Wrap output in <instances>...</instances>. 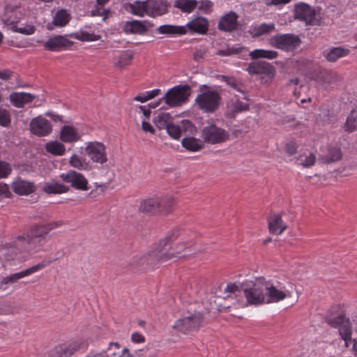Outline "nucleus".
<instances>
[{"mask_svg": "<svg viewBox=\"0 0 357 357\" xmlns=\"http://www.w3.org/2000/svg\"><path fill=\"white\" fill-rule=\"evenodd\" d=\"M60 222L33 226L29 233L18 236L11 243L6 244L0 249V256L6 260L15 259L19 254V258L24 259L29 255L40 250H46L44 243L47 241L48 233L59 227Z\"/></svg>", "mask_w": 357, "mask_h": 357, "instance_id": "f257e3e1", "label": "nucleus"}, {"mask_svg": "<svg viewBox=\"0 0 357 357\" xmlns=\"http://www.w3.org/2000/svg\"><path fill=\"white\" fill-rule=\"evenodd\" d=\"M245 285L244 296L250 305L277 303L290 296L289 291L282 287L279 282L275 284L264 277L256 278Z\"/></svg>", "mask_w": 357, "mask_h": 357, "instance_id": "f03ea898", "label": "nucleus"}, {"mask_svg": "<svg viewBox=\"0 0 357 357\" xmlns=\"http://www.w3.org/2000/svg\"><path fill=\"white\" fill-rule=\"evenodd\" d=\"M179 236H181V239L183 240V243H185V234L180 229L173 230L165 238L161 239L157 248L146 255L147 266H154L160 262H165L169 260L184 257L185 255H179L181 252L178 249L175 252L170 250L171 248L169 243Z\"/></svg>", "mask_w": 357, "mask_h": 357, "instance_id": "7ed1b4c3", "label": "nucleus"}, {"mask_svg": "<svg viewBox=\"0 0 357 357\" xmlns=\"http://www.w3.org/2000/svg\"><path fill=\"white\" fill-rule=\"evenodd\" d=\"M199 93L195 100V105L201 111L207 114L215 112L220 107L222 98L220 93L206 84L199 86Z\"/></svg>", "mask_w": 357, "mask_h": 357, "instance_id": "20e7f679", "label": "nucleus"}, {"mask_svg": "<svg viewBox=\"0 0 357 357\" xmlns=\"http://www.w3.org/2000/svg\"><path fill=\"white\" fill-rule=\"evenodd\" d=\"M191 94V87L188 84L178 85L169 89L165 95L155 102L149 105L151 108H156L164 100L171 107H177L185 103Z\"/></svg>", "mask_w": 357, "mask_h": 357, "instance_id": "39448f33", "label": "nucleus"}, {"mask_svg": "<svg viewBox=\"0 0 357 357\" xmlns=\"http://www.w3.org/2000/svg\"><path fill=\"white\" fill-rule=\"evenodd\" d=\"M175 202L172 197H153L141 202L139 210L148 215L167 214L172 211Z\"/></svg>", "mask_w": 357, "mask_h": 357, "instance_id": "423d86ee", "label": "nucleus"}, {"mask_svg": "<svg viewBox=\"0 0 357 357\" xmlns=\"http://www.w3.org/2000/svg\"><path fill=\"white\" fill-rule=\"evenodd\" d=\"M294 18L305 22L307 25H321L320 12L305 3H297L294 6Z\"/></svg>", "mask_w": 357, "mask_h": 357, "instance_id": "0eeeda50", "label": "nucleus"}, {"mask_svg": "<svg viewBox=\"0 0 357 357\" xmlns=\"http://www.w3.org/2000/svg\"><path fill=\"white\" fill-rule=\"evenodd\" d=\"M324 321L331 327L337 328L339 335H351L352 325L349 318L344 314L328 312L324 317Z\"/></svg>", "mask_w": 357, "mask_h": 357, "instance_id": "6e6552de", "label": "nucleus"}, {"mask_svg": "<svg viewBox=\"0 0 357 357\" xmlns=\"http://www.w3.org/2000/svg\"><path fill=\"white\" fill-rule=\"evenodd\" d=\"M204 321L201 312H195L178 319L173 325V328L178 332L183 333H194L202 326Z\"/></svg>", "mask_w": 357, "mask_h": 357, "instance_id": "1a4fd4ad", "label": "nucleus"}, {"mask_svg": "<svg viewBox=\"0 0 357 357\" xmlns=\"http://www.w3.org/2000/svg\"><path fill=\"white\" fill-rule=\"evenodd\" d=\"M204 142L211 144H220L229 139V133L223 128L211 124L202 130Z\"/></svg>", "mask_w": 357, "mask_h": 357, "instance_id": "9d476101", "label": "nucleus"}, {"mask_svg": "<svg viewBox=\"0 0 357 357\" xmlns=\"http://www.w3.org/2000/svg\"><path fill=\"white\" fill-rule=\"evenodd\" d=\"M273 46L285 50H293L300 46L301 40L294 34H277L271 38Z\"/></svg>", "mask_w": 357, "mask_h": 357, "instance_id": "9b49d317", "label": "nucleus"}, {"mask_svg": "<svg viewBox=\"0 0 357 357\" xmlns=\"http://www.w3.org/2000/svg\"><path fill=\"white\" fill-rule=\"evenodd\" d=\"M247 70L250 75H263L269 79L275 75V68L270 63L264 61H255L249 63Z\"/></svg>", "mask_w": 357, "mask_h": 357, "instance_id": "f8f14e48", "label": "nucleus"}, {"mask_svg": "<svg viewBox=\"0 0 357 357\" xmlns=\"http://www.w3.org/2000/svg\"><path fill=\"white\" fill-rule=\"evenodd\" d=\"M86 152L94 162L103 164L107 161L105 147L100 142L89 143L86 147Z\"/></svg>", "mask_w": 357, "mask_h": 357, "instance_id": "ddd939ff", "label": "nucleus"}, {"mask_svg": "<svg viewBox=\"0 0 357 357\" xmlns=\"http://www.w3.org/2000/svg\"><path fill=\"white\" fill-rule=\"evenodd\" d=\"M59 177L63 181L70 183L73 188L82 190H87V180L78 172L69 171L61 174Z\"/></svg>", "mask_w": 357, "mask_h": 357, "instance_id": "4468645a", "label": "nucleus"}, {"mask_svg": "<svg viewBox=\"0 0 357 357\" xmlns=\"http://www.w3.org/2000/svg\"><path fill=\"white\" fill-rule=\"evenodd\" d=\"M29 126L31 132L38 136H46L52 132L50 123L41 116L33 119Z\"/></svg>", "mask_w": 357, "mask_h": 357, "instance_id": "2eb2a0df", "label": "nucleus"}, {"mask_svg": "<svg viewBox=\"0 0 357 357\" xmlns=\"http://www.w3.org/2000/svg\"><path fill=\"white\" fill-rule=\"evenodd\" d=\"M73 42L62 36H55L43 43V47L51 52H59L71 47Z\"/></svg>", "mask_w": 357, "mask_h": 357, "instance_id": "dca6fc26", "label": "nucleus"}, {"mask_svg": "<svg viewBox=\"0 0 357 357\" xmlns=\"http://www.w3.org/2000/svg\"><path fill=\"white\" fill-rule=\"evenodd\" d=\"M147 15L161 16L168 11L170 3L167 0H146Z\"/></svg>", "mask_w": 357, "mask_h": 357, "instance_id": "f3484780", "label": "nucleus"}, {"mask_svg": "<svg viewBox=\"0 0 357 357\" xmlns=\"http://www.w3.org/2000/svg\"><path fill=\"white\" fill-rule=\"evenodd\" d=\"M13 192L19 195H27L34 192L36 186L33 183L17 178L11 183Z\"/></svg>", "mask_w": 357, "mask_h": 357, "instance_id": "a211bd4d", "label": "nucleus"}, {"mask_svg": "<svg viewBox=\"0 0 357 357\" xmlns=\"http://www.w3.org/2000/svg\"><path fill=\"white\" fill-rule=\"evenodd\" d=\"M237 18L238 15L232 11L223 15L218 22V29L226 32L235 30L238 25Z\"/></svg>", "mask_w": 357, "mask_h": 357, "instance_id": "6ab92c4d", "label": "nucleus"}, {"mask_svg": "<svg viewBox=\"0 0 357 357\" xmlns=\"http://www.w3.org/2000/svg\"><path fill=\"white\" fill-rule=\"evenodd\" d=\"M18 15H21L20 12L17 10H14L8 18L3 19V20L6 21V23L13 25L12 29L16 32L26 35L33 34L35 31V27L32 25H26L24 26H17L14 25L20 20Z\"/></svg>", "mask_w": 357, "mask_h": 357, "instance_id": "aec40b11", "label": "nucleus"}, {"mask_svg": "<svg viewBox=\"0 0 357 357\" xmlns=\"http://www.w3.org/2000/svg\"><path fill=\"white\" fill-rule=\"evenodd\" d=\"M87 344L86 342H73L68 345H60L56 347V357H70L76 351L79 349H86Z\"/></svg>", "mask_w": 357, "mask_h": 357, "instance_id": "412c9836", "label": "nucleus"}, {"mask_svg": "<svg viewBox=\"0 0 357 357\" xmlns=\"http://www.w3.org/2000/svg\"><path fill=\"white\" fill-rule=\"evenodd\" d=\"M45 266V264L43 263H40L37 265L33 266L32 267H30V268H29L26 270H24L21 272L16 273L12 274L9 276L4 278L2 280V283L3 284H8V283L15 282L22 278L30 275L43 269Z\"/></svg>", "mask_w": 357, "mask_h": 357, "instance_id": "4be33fe9", "label": "nucleus"}, {"mask_svg": "<svg viewBox=\"0 0 357 357\" xmlns=\"http://www.w3.org/2000/svg\"><path fill=\"white\" fill-rule=\"evenodd\" d=\"M35 98L34 95L26 92H13L9 96L10 102L17 108L23 107L24 105L31 102Z\"/></svg>", "mask_w": 357, "mask_h": 357, "instance_id": "5701e85b", "label": "nucleus"}, {"mask_svg": "<svg viewBox=\"0 0 357 357\" xmlns=\"http://www.w3.org/2000/svg\"><path fill=\"white\" fill-rule=\"evenodd\" d=\"M287 226L283 222L280 214H272L268 219V229L273 234H281Z\"/></svg>", "mask_w": 357, "mask_h": 357, "instance_id": "b1692460", "label": "nucleus"}, {"mask_svg": "<svg viewBox=\"0 0 357 357\" xmlns=\"http://www.w3.org/2000/svg\"><path fill=\"white\" fill-rule=\"evenodd\" d=\"M80 138V134L77 130L70 126H64L60 133V139L66 143H74Z\"/></svg>", "mask_w": 357, "mask_h": 357, "instance_id": "393cba45", "label": "nucleus"}, {"mask_svg": "<svg viewBox=\"0 0 357 357\" xmlns=\"http://www.w3.org/2000/svg\"><path fill=\"white\" fill-rule=\"evenodd\" d=\"M275 29L273 23H262L259 25L250 26L248 32L252 38H258L274 31Z\"/></svg>", "mask_w": 357, "mask_h": 357, "instance_id": "a878e982", "label": "nucleus"}, {"mask_svg": "<svg viewBox=\"0 0 357 357\" xmlns=\"http://www.w3.org/2000/svg\"><path fill=\"white\" fill-rule=\"evenodd\" d=\"M146 1H135L125 4V9L135 15L142 17L147 15Z\"/></svg>", "mask_w": 357, "mask_h": 357, "instance_id": "bb28decb", "label": "nucleus"}, {"mask_svg": "<svg viewBox=\"0 0 357 357\" xmlns=\"http://www.w3.org/2000/svg\"><path fill=\"white\" fill-rule=\"evenodd\" d=\"M186 26L194 32L205 33L208 30V22L206 18L199 17L189 22Z\"/></svg>", "mask_w": 357, "mask_h": 357, "instance_id": "cd10ccee", "label": "nucleus"}, {"mask_svg": "<svg viewBox=\"0 0 357 357\" xmlns=\"http://www.w3.org/2000/svg\"><path fill=\"white\" fill-rule=\"evenodd\" d=\"M349 53L348 49L342 47H336L324 52V56L329 62H335L338 59L346 56Z\"/></svg>", "mask_w": 357, "mask_h": 357, "instance_id": "c85d7f7f", "label": "nucleus"}, {"mask_svg": "<svg viewBox=\"0 0 357 357\" xmlns=\"http://www.w3.org/2000/svg\"><path fill=\"white\" fill-rule=\"evenodd\" d=\"M156 31L164 35H183L187 32L185 26L171 24L161 25L157 28Z\"/></svg>", "mask_w": 357, "mask_h": 357, "instance_id": "c756f323", "label": "nucleus"}, {"mask_svg": "<svg viewBox=\"0 0 357 357\" xmlns=\"http://www.w3.org/2000/svg\"><path fill=\"white\" fill-rule=\"evenodd\" d=\"M47 193L61 194L68 191L69 188L55 181L45 183L43 187Z\"/></svg>", "mask_w": 357, "mask_h": 357, "instance_id": "7c9ffc66", "label": "nucleus"}, {"mask_svg": "<svg viewBox=\"0 0 357 357\" xmlns=\"http://www.w3.org/2000/svg\"><path fill=\"white\" fill-rule=\"evenodd\" d=\"M146 255H135L128 262V266L131 270L135 272L144 271L147 266Z\"/></svg>", "mask_w": 357, "mask_h": 357, "instance_id": "2f4dec72", "label": "nucleus"}, {"mask_svg": "<svg viewBox=\"0 0 357 357\" xmlns=\"http://www.w3.org/2000/svg\"><path fill=\"white\" fill-rule=\"evenodd\" d=\"M197 0H175L174 7L179 9L182 13H190L197 6Z\"/></svg>", "mask_w": 357, "mask_h": 357, "instance_id": "473e14b6", "label": "nucleus"}, {"mask_svg": "<svg viewBox=\"0 0 357 357\" xmlns=\"http://www.w3.org/2000/svg\"><path fill=\"white\" fill-rule=\"evenodd\" d=\"M343 128L345 132L349 133L357 130V107L354 108L347 116Z\"/></svg>", "mask_w": 357, "mask_h": 357, "instance_id": "72a5a7b5", "label": "nucleus"}, {"mask_svg": "<svg viewBox=\"0 0 357 357\" xmlns=\"http://www.w3.org/2000/svg\"><path fill=\"white\" fill-rule=\"evenodd\" d=\"M70 20V15L66 10H58L53 16L52 23L56 26H64Z\"/></svg>", "mask_w": 357, "mask_h": 357, "instance_id": "f704fd0d", "label": "nucleus"}, {"mask_svg": "<svg viewBox=\"0 0 357 357\" xmlns=\"http://www.w3.org/2000/svg\"><path fill=\"white\" fill-rule=\"evenodd\" d=\"M181 144L185 149L190 151H197L204 147L203 142L193 137L183 138Z\"/></svg>", "mask_w": 357, "mask_h": 357, "instance_id": "c9c22d12", "label": "nucleus"}, {"mask_svg": "<svg viewBox=\"0 0 357 357\" xmlns=\"http://www.w3.org/2000/svg\"><path fill=\"white\" fill-rule=\"evenodd\" d=\"M124 31L126 33L142 35L144 33V26H143L142 21L132 20L126 22Z\"/></svg>", "mask_w": 357, "mask_h": 357, "instance_id": "e433bc0d", "label": "nucleus"}, {"mask_svg": "<svg viewBox=\"0 0 357 357\" xmlns=\"http://www.w3.org/2000/svg\"><path fill=\"white\" fill-rule=\"evenodd\" d=\"M75 38L81 41H95L98 39V36L91 30L82 29L79 31L73 33Z\"/></svg>", "mask_w": 357, "mask_h": 357, "instance_id": "4c0bfd02", "label": "nucleus"}, {"mask_svg": "<svg viewBox=\"0 0 357 357\" xmlns=\"http://www.w3.org/2000/svg\"><path fill=\"white\" fill-rule=\"evenodd\" d=\"M47 152L55 155H63L66 152L65 146L58 141H52L46 144Z\"/></svg>", "mask_w": 357, "mask_h": 357, "instance_id": "58836bf2", "label": "nucleus"}, {"mask_svg": "<svg viewBox=\"0 0 357 357\" xmlns=\"http://www.w3.org/2000/svg\"><path fill=\"white\" fill-rule=\"evenodd\" d=\"M250 56L252 59H257L259 58L273 59L277 57L278 52L273 50H265L259 49L250 52Z\"/></svg>", "mask_w": 357, "mask_h": 357, "instance_id": "ea45409f", "label": "nucleus"}, {"mask_svg": "<svg viewBox=\"0 0 357 357\" xmlns=\"http://www.w3.org/2000/svg\"><path fill=\"white\" fill-rule=\"evenodd\" d=\"M222 80L225 82L228 86L236 90L237 91L243 94L245 93V91L243 90L244 84L240 79H236L234 77L222 75Z\"/></svg>", "mask_w": 357, "mask_h": 357, "instance_id": "a19ab883", "label": "nucleus"}, {"mask_svg": "<svg viewBox=\"0 0 357 357\" xmlns=\"http://www.w3.org/2000/svg\"><path fill=\"white\" fill-rule=\"evenodd\" d=\"M172 116L169 113H160L154 118V123L159 129L166 128L171 124Z\"/></svg>", "mask_w": 357, "mask_h": 357, "instance_id": "79ce46f5", "label": "nucleus"}, {"mask_svg": "<svg viewBox=\"0 0 357 357\" xmlns=\"http://www.w3.org/2000/svg\"><path fill=\"white\" fill-rule=\"evenodd\" d=\"M132 57L133 56L131 52H123L118 56V61L114 63V66L119 68H123L130 64Z\"/></svg>", "mask_w": 357, "mask_h": 357, "instance_id": "37998d69", "label": "nucleus"}, {"mask_svg": "<svg viewBox=\"0 0 357 357\" xmlns=\"http://www.w3.org/2000/svg\"><path fill=\"white\" fill-rule=\"evenodd\" d=\"M342 158V153L340 148L331 147L328 149V153L324 158L326 163L334 162Z\"/></svg>", "mask_w": 357, "mask_h": 357, "instance_id": "c03bdc74", "label": "nucleus"}, {"mask_svg": "<svg viewBox=\"0 0 357 357\" xmlns=\"http://www.w3.org/2000/svg\"><path fill=\"white\" fill-rule=\"evenodd\" d=\"M109 0H97V8L94 10H91V14L93 16L99 15L102 16V20H105L107 17H109L110 13L108 10H106L103 8V6Z\"/></svg>", "mask_w": 357, "mask_h": 357, "instance_id": "a18cd8bd", "label": "nucleus"}, {"mask_svg": "<svg viewBox=\"0 0 357 357\" xmlns=\"http://www.w3.org/2000/svg\"><path fill=\"white\" fill-rule=\"evenodd\" d=\"M230 105L233 108V112L235 113L247 111L250 107L248 103L240 101L239 99L236 98V96H234V98L231 99Z\"/></svg>", "mask_w": 357, "mask_h": 357, "instance_id": "49530a36", "label": "nucleus"}, {"mask_svg": "<svg viewBox=\"0 0 357 357\" xmlns=\"http://www.w3.org/2000/svg\"><path fill=\"white\" fill-rule=\"evenodd\" d=\"M69 162L72 167L79 169H86L88 167L85 160L77 155H73L70 158Z\"/></svg>", "mask_w": 357, "mask_h": 357, "instance_id": "de8ad7c7", "label": "nucleus"}, {"mask_svg": "<svg viewBox=\"0 0 357 357\" xmlns=\"http://www.w3.org/2000/svg\"><path fill=\"white\" fill-rule=\"evenodd\" d=\"M165 129L168 135L173 139H178L180 138L181 135V128L179 125H176L172 123Z\"/></svg>", "mask_w": 357, "mask_h": 357, "instance_id": "09e8293b", "label": "nucleus"}, {"mask_svg": "<svg viewBox=\"0 0 357 357\" xmlns=\"http://www.w3.org/2000/svg\"><path fill=\"white\" fill-rule=\"evenodd\" d=\"M250 282V281H246L241 284H237L236 282L229 283L227 285L225 291L230 294H236V292H240L242 289H245L246 287L245 284Z\"/></svg>", "mask_w": 357, "mask_h": 357, "instance_id": "8fccbe9b", "label": "nucleus"}, {"mask_svg": "<svg viewBox=\"0 0 357 357\" xmlns=\"http://www.w3.org/2000/svg\"><path fill=\"white\" fill-rule=\"evenodd\" d=\"M179 126L181 128V132H183L185 133L192 135L196 132V127L189 120L185 119L181 121V125Z\"/></svg>", "mask_w": 357, "mask_h": 357, "instance_id": "3c124183", "label": "nucleus"}, {"mask_svg": "<svg viewBox=\"0 0 357 357\" xmlns=\"http://www.w3.org/2000/svg\"><path fill=\"white\" fill-rule=\"evenodd\" d=\"M11 172V165L6 161L0 160V178H7Z\"/></svg>", "mask_w": 357, "mask_h": 357, "instance_id": "603ef678", "label": "nucleus"}, {"mask_svg": "<svg viewBox=\"0 0 357 357\" xmlns=\"http://www.w3.org/2000/svg\"><path fill=\"white\" fill-rule=\"evenodd\" d=\"M10 123V116L9 112L6 109L0 107V126L6 127Z\"/></svg>", "mask_w": 357, "mask_h": 357, "instance_id": "864d4df0", "label": "nucleus"}, {"mask_svg": "<svg viewBox=\"0 0 357 357\" xmlns=\"http://www.w3.org/2000/svg\"><path fill=\"white\" fill-rule=\"evenodd\" d=\"M213 3L210 0H203L199 2L198 9L204 13H208L211 11Z\"/></svg>", "mask_w": 357, "mask_h": 357, "instance_id": "5fc2aeb1", "label": "nucleus"}, {"mask_svg": "<svg viewBox=\"0 0 357 357\" xmlns=\"http://www.w3.org/2000/svg\"><path fill=\"white\" fill-rule=\"evenodd\" d=\"M321 79L324 83L331 84L337 79V75L333 72H327L321 76Z\"/></svg>", "mask_w": 357, "mask_h": 357, "instance_id": "6e6d98bb", "label": "nucleus"}, {"mask_svg": "<svg viewBox=\"0 0 357 357\" xmlns=\"http://www.w3.org/2000/svg\"><path fill=\"white\" fill-rule=\"evenodd\" d=\"M352 336H342L344 341L346 347H349L350 344H352V350L356 356H357V341L355 339L351 338Z\"/></svg>", "mask_w": 357, "mask_h": 357, "instance_id": "4d7b16f0", "label": "nucleus"}, {"mask_svg": "<svg viewBox=\"0 0 357 357\" xmlns=\"http://www.w3.org/2000/svg\"><path fill=\"white\" fill-rule=\"evenodd\" d=\"M298 149V145L296 142L291 141L286 144L285 145V151L287 154L289 155H294Z\"/></svg>", "mask_w": 357, "mask_h": 357, "instance_id": "13d9d810", "label": "nucleus"}, {"mask_svg": "<svg viewBox=\"0 0 357 357\" xmlns=\"http://www.w3.org/2000/svg\"><path fill=\"white\" fill-rule=\"evenodd\" d=\"M207 50L205 48L197 50L193 54V59L197 61H201L206 56Z\"/></svg>", "mask_w": 357, "mask_h": 357, "instance_id": "bf43d9fd", "label": "nucleus"}, {"mask_svg": "<svg viewBox=\"0 0 357 357\" xmlns=\"http://www.w3.org/2000/svg\"><path fill=\"white\" fill-rule=\"evenodd\" d=\"M10 195L9 185L5 183L0 182V196L8 197Z\"/></svg>", "mask_w": 357, "mask_h": 357, "instance_id": "052dcab7", "label": "nucleus"}, {"mask_svg": "<svg viewBox=\"0 0 357 357\" xmlns=\"http://www.w3.org/2000/svg\"><path fill=\"white\" fill-rule=\"evenodd\" d=\"M239 52V49L228 47L227 50H222L218 51V54L223 56H230L233 54H237Z\"/></svg>", "mask_w": 357, "mask_h": 357, "instance_id": "680f3d73", "label": "nucleus"}, {"mask_svg": "<svg viewBox=\"0 0 357 357\" xmlns=\"http://www.w3.org/2000/svg\"><path fill=\"white\" fill-rule=\"evenodd\" d=\"M315 155L313 154H310V155L305 158V162L302 163L303 167H310L312 166L315 162Z\"/></svg>", "mask_w": 357, "mask_h": 357, "instance_id": "e2e57ef3", "label": "nucleus"}, {"mask_svg": "<svg viewBox=\"0 0 357 357\" xmlns=\"http://www.w3.org/2000/svg\"><path fill=\"white\" fill-rule=\"evenodd\" d=\"M291 0H266V6H278L281 4H286L291 1Z\"/></svg>", "mask_w": 357, "mask_h": 357, "instance_id": "0e129e2a", "label": "nucleus"}, {"mask_svg": "<svg viewBox=\"0 0 357 357\" xmlns=\"http://www.w3.org/2000/svg\"><path fill=\"white\" fill-rule=\"evenodd\" d=\"M142 130L144 131V132H149L151 134H154L155 133V130L154 128H153V126L149 123V122H146V121H142Z\"/></svg>", "mask_w": 357, "mask_h": 357, "instance_id": "69168bd1", "label": "nucleus"}, {"mask_svg": "<svg viewBox=\"0 0 357 357\" xmlns=\"http://www.w3.org/2000/svg\"><path fill=\"white\" fill-rule=\"evenodd\" d=\"M160 90L156 89H153L151 91H146L145 96H146L147 100H149L154 98L157 96H158L160 94Z\"/></svg>", "mask_w": 357, "mask_h": 357, "instance_id": "338daca9", "label": "nucleus"}, {"mask_svg": "<svg viewBox=\"0 0 357 357\" xmlns=\"http://www.w3.org/2000/svg\"><path fill=\"white\" fill-rule=\"evenodd\" d=\"M11 76V72L8 70H0V79L3 80L8 79Z\"/></svg>", "mask_w": 357, "mask_h": 357, "instance_id": "774afa93", "label": "nucleus"}]
</instances>
